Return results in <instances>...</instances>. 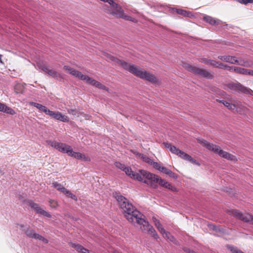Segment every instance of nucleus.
I'll return each mask as SVG.
<instances>
[{"label":"nucleus","mask_w":253,"mask_h":253,"mask_svg":"<svg viewBox=\"0 0 253 253\" xmlns=\"http://www.w3.org/2000/svg\"><path fill=\"white\" fill-rule=\"evenodd\" d=\"M124 171L131 178L144 183L145 180L149 179L152 176L151 173L150 172L145 170H139L138 172H134L129 167L125 168Z\"/></svg>","instance_id":"20e7f679"},{"label":"nucleus","mask_w":253,"mask_h":253,"mask_svg":"<svg viewBox=\"0 0 253 253\" xmlns=\"http://www.w3.org/2000/svg\"><path fill=\"white\" fill-rule=\"evenodd\" d=\"M137 155H138L141 158V159L143 160V161L148 164L149 165H151V163L153 162V160L152 159H151L149 157H148V156L144 154L137 153Z\"/></svg>","instance_id":"393cba45"},{"label":"nucleus","mask_w":253,"mask_h":253,"mask_svg":"<svg viewBox=\"0 0 253 253\" xmlns=\"http://www.w3.org/2000/svg\"><path fill=\"white\" fill-rule=\"evenodd\" d=\"M47 142L51 147H54L62 153H66L68 155L71 150V147L65 143L51 140L47 141Z\"/></svg>","instance_id":"9b49d317"},{"label":"nucleus","mask_w":253,"mask_h":253,"mask_svg":"<svg viewBox=\"0 0 253 253\" xmlns=\"http://www.w3.org/2000/svg\"><path fill=\"white\" fill-rule=\"evenodd\" d=\"M25 233L29 238L42 241L44 243H47L48 240L40 234L36 233L34 230L31 228H28L25 230Z\"/></svg>","instance_id":"f8f14e48"},{"label":"nucleus","mask_w":253,"mask_h":253,"mask_svg":"<svg viewBox=\"0 0 253 253\" xmlns=\"http://www.w3.org/2000/svg\"><path fill=\"white\" fill-rule=\"evenodd\" d=\"M47 115L51 117L55 120L60 121L63 122H67L68 121L67 117L62 115L60 112L57 111H52L50 110L48 111Z\"/></svg>","instance_id":"2eb2a0df"},{"label":"nucleus","mask_w":253,"mask_h":253,"mask_svg":"<svg viewBox=\"0 0 253 253\" xmlns=\"http://www.w3.org/2000/svg\"><path fill=\"white\" fill-rule=\"evenodd\" d=\"M63 194H65L67 197L70 198L74 200L75 201H77L78 200L77 197L75 195L72 193L70 191L67 190V189L65 190Z\"/></svg>","instance_id":"cd10ccee"},{"label":"nucleus","mask_w":253,"mask_h":253,"mask_svg":"<svg viewBox=\"0 0 253 253\" xmlns=\"http://www.w3.org/2000/svg\"><path fill=\"white\" fill-rule=\"evenodd\" d=\"M238 1L244 4H247L249 3H253V0H238Z\"/></svg>","instance_id":"e433bc0d"},{"label":"nucleus","mask_w":253,"mask_h":253,"mask_svg":"<svg viewBox=\"0 0 253 253\" xmlns=\"http://www.w3.org/2000/svg\"><path fill=\"white\" fill-rule=\"evenodd\" d=\"M170 169H167V168L165 167H161L159 171L168 174Z\"/></svg>","instance_id":"f704fd0d"},{"label":"nucleus","mask_w":253,"mask_h":253,"mask_svg":"<svg viewBox=\"0 0 253 253\" xmlns=\"http://www.w3.org/2000/svg\"><path fill=\"white\" fill-rule=\"evenodd\" d=\"M172 11L176 12L177 14L182 15L184 17L192 18L194 17V15L190 11H187L182 9H178L176 8H171Z\"/></svg>","instance_id":"6ab92c4d"},{"label":"nucleus","mask_w":253,"mask_h":253,"mask_svg":"<svg viewBox=\"0 0 253 253\" xmlns=\"http://www.w3.org/2000/svg\"><path fill=\"white\" fill-rule=\"evenodd\" d=\"M152 219L155 223L156 227L159 231L163 235L164 238L170 242H172L175 244H176V243L175 242L174 238L171 236L169 232L166 231L165 229L162 227V225L160 221L155 217H153Z\"/></svg>","instance_id":"9d476101"},{"label":"nucleus","mask_w":253,"mask_h":253,"mask_svg":"<svg viewBox=\"0 0 253 253\" xmlns=\"http://www.w3.org/2000/svg\"><path fill=\"white\" fill-rule=\"evenodd\" d=\"M110 59L112 61L116 62L121 65L124 69L142 79L146 80L153 83L157 82V79L153 74L147 71H143L136 66L130 65L128 63L115 58L113 56H110Z\"/></svg>","instance_id":"f03ea898"},{"label":"nucleus","mask_w":253,"mask_h":253,"mask_svg":"<svg viewBox=\"0 0 253 253\" xmlns=\"http://www.w3.org/2000/svg\"><path fill=\"white\" fill-rule=\"evenodd\" d=\"M168 175H169L170 177H172L174 179L177 178V175L173 172L171 170H169Z\"/></svg>","instance_id":"c9c22d12"},{"label":"nucleus","mask_w":253,"mask_h":253,"mask_svg":"<svg viewBox=\"0 0 253 253\" xmlns=\"http://www.w3.org/2000/svg\"><path fill=\"white\" fill-rule=\"evenodd\" d=\"M225 66V64H224L220 62H218V65L217 66V68H219V69H224Z\"/></svg>","instance_id":"79ce46f5"},{"label":"nucleus","mask_w":253,"mask_h":253,"mask_svg":"<svg viewBox=\"0 0 253 253\" xmlns=\"http://www.w3.org/2000/svg\"><path fill=\"white\" fill-rule=\"evenodd\" d=\"M97 87L100 88V89H104V90L107 89V88L105 86H104V85L101 84L100 83H99L98 84V85Z\"/></svg>","instance_id":"a19ab883"},{"label":"nucleus","mask_w":253,"mask_h":253,"mask_svg":"<svg viewBox=\"0 0 253 253\" xmlns=\"http://www.w3.org/2000/svg\"><path fill=\"white\" fill-rule=\"evenodd\" d=\"M164 145L165 147L169 149L172 153L178 156L182 159L187 160L193 164L199 165V163L196 160L193 159L189 155L180 150L175 146L172 145L170 143L164 142Z\"/></svg>","instance_id":"423d86ee"},{"label":"nucleus","mask_w":253,"mask_h":253,"mask_svg":"<svg viewBox=\"0 0 253 253\" xmlns=\"http://www.w3.org/2000/svg\"><path fill=\"white\" fill-rule=\"evenodd\" d=\"M72 247L76 249V250L81 253H90L88 250L84 248L83 246L78 244H72Z\"/></svg>","instance_id":"5701e85b"},{"label":"nucleus","mask_w":253,"mask_h":253,"mask_svg":"<svg viewBox=\"0 0 253 253\" xmlns=\"http://www.w3.org/2000/svg\"><path fill=\"white\" fill-rule=\"evenodd\" d=\"M210 62H211V63H210V65H211L212 66H213V67H215L217 68V66L218 65V62L216 61L213 60H211V61H210Z\"/></svg>","instance_id":"4c0bfd02"},{"label":"nucleus","mask_w":253,"mask_h":253,"mask_svg":"<svg viewBox=\"0 0 253 253\" xmlns=\"http://www.w3.org/2000/svg\"><path fill=\"white\" fill-rule=\"evenodd\" d=\"M227 87L232 92H242L251 95L253 93V91L251 89L243 86L239 82L228 84Z\"/></svg>","instance_id":"6e6552de"},{"label":"nucleus","mask_w":253,"mask_h":253,"mask_svg":"<svg viewBox=\"0 0 253 253\" xmlns=\"http://www.w3.org/2000/svg\"><path fill=\"white\" fill-rule=\"evenodd\" d=\"M30 104L35 107H36L37 109H38L41 112H44L46 115H47L48 111H49V109H47L46 107L45 106H43L41 104L31 102L30 103Z\"/></svg>","instance_id":"4be33fe9"},{"label":"nucleus","mask_w":253,"mask_h":253,"mask_svg":"<svg viewBox=\"0 0 253 253\" xmlns=\"http://www.w3.org/2000/svg\"><path fill=\"white\" fill-rule=\"evenodd\" d=\"M247 75L253 76V70L248 69Z\"/></svg>","instance_id":"37998d69"},{"label":"nucleus","mask_w":253,"mask_h":253,"mask_svg":"<svg viewBox=\"0 0 253 253\" xmlns=\"http://www.w3.org/2000/svg\"><path fill=\"white\" fill-rule=\"evenodd\" d=\"M230 215L246 222H250L253 224V216L249 213H242L237 210H232L228 211Z\"/></svg>","instance_id":"1a4fd4ad"},{"label":"nucleus","mask_w":253,"mask_h":253,"mask_svg":"<svg viewBox=\"0 0 253 253\" xmlns=\"http://www.w3.org/2000/svg\"><path fill=\"white\" fill-rule=\"evenodd\" d=\"M68 155L78 160H84L86 162L90 161V158L80 152H74L72 147L71 148V150L70 151Z\"/></svg>","instance_id":"dca6fc26"},{"label":"nucleus","mask_w":253,"mask_h":253,"mask_svg":"<svg viewBox=\"0 0 253 253\" xmlns=\"http://www.w3.org/2000/svg\"><path fill=\"white\" fill-rule=\"evenodd\" d=\"M213 229L215 230H217V229H216V228H215V227H214Z\"/></svg>","instance_id":"a18cd8bd"},{"label":"nucleus","mask_w":253,"mask_h":253,"mask_svg":"<svg viewBox=\"0 0 253 253\" xmlns=\"http://www.w3.org/2000/svg\"><path fill=\"white\" fill-rule=\"evenodd\" d=\"M218 58L221 61L233 64L237 63V59L235 56H232L229 55H219L218 56Z\"/></svg>","instance_id":"412c9836"},{"label":"nucleus","mask_w":253,"mask_h":253,"mask_svg":"<svg viewBox=\"0 0 253 253\" xmlns=\"http://www.w3.org/2000/svg\"><path fill=\"white\" fill-rule=\"evenodd\" d=\"M52 186L57 189V190L61 192L62 193H64L65 190L66 189L64 187H63L60 183H58L57 182H54L52 183Z\"/></svg>","instance_id":"bb28decb"},{"label":"nucleus","mask_w":253,"mask_h":253,"mask_svg":"<svg viewBox=\"0 0 253 253\" xmlns=\"http://www.w3.org/2000/svg\"><path fill=\"white\" fill-rule=\"evenodd\" d=\"M211 59H209L206 58H201L199 60L200 62H201V63H203L206 65H210V61H211Z\"/></svg>","instance_id":"473e14b6"},{"label":"nucleus","mask_w":253,"mask_h":253,"mask_svg":"<svg viewBox=\"0 0 253 253\" xmlns=\"http://www.w3.org/2000/svg\"><path fill=\"white\" fill-rule=\"evenodd\" d=\"M197 140L198 142L201 145H202L203 146L205 147L206 148L213 152H214V150L215 149L217 146L216 145L213 144L212 143H210L202 138H198Z\"/></svg>","instance_id":"aec40b11"},{"label":"nucleus","mask_w":253,"mask_h":253,"mask_svg":"<svg viewBox=\"0 0 253 253\" xmlns=\"http://www.w3.org/2000/svg\"><path fill=\"white\" fill-rule=\"evenodd\" d=\"M217 101L220 103H221L223 104V102H226V101L224 100H217Z\"/></svg>","instance_id":"c03bdc74"},{"label":"nucleus","mask_w":253,"mask_h":253,"mask_svg":"<svg viewBox=\"0 0 253 253\" xmlns=\"http://www.w3.org/2000/svg\"><path fill=\"white\" fill-rule=\"evenodd\" d=\"M52 202H54V201H50V203H52Z\"/></svg>","instance_id":"49530a36"},{"label":"nucleus","mask_w":253,"mask_h":253,"mask_svg":"<svg viewBox=\"0 0 253 253\" xmlns=\"http://www.w3.org/2000/svg\"><path fill=\"white\" fill-rule=\"evenodd\" d=\"M223 104L229 110H234L236 109V105L234 104L230 103L227 101L223 102Z\"/></svg>","instance_id":"c85d7f7f"},{"label":"nucleus","mask_w":253,"mask_h":253,"mask_svg":"<svg viewBox=\"0 0 253 253\" xmlns=\"http://www.w3.org/2000/svg\"><path fill=\"white\" fill-rule=\"evenodd\" d=\"M151 165L153 166V167L156 169L160 170L162 166L157 162H152Z\"/></svg>","instance_id":"72a5a7b5"},{"label":"nucleus","mask_w":253,"mask_h":253,"mask_svg":"<svg viewBox=\"0 0 253 253\" xmlns=\"http://www.w3.org/2000/svg\"><path fill=\"white\" fill-rule=\"evenodd\" d=\"M235 64H238L242 66H245L247 67H251V66L250 64H248L247 62L244 61H239L237 59V63Z\"/></svg>","instance_id":"7c9ffc66"},{"label":"nucleus","mask_w":253,"mask_h":253,"mask_svg":"<svg viewBox=\"0 0 253 253\" xmlns=\"http://www.w3.org/2000/svg\"><path fill=\"white\" fill-rule=\"evenodd\" d=\"M203 20L212 26H218L222 23L220 20L207 15H204Z\"/></svg>","instance_id":"f3484780"},{"label":"nucleus","mask_w":253,"mask_h":253,"mask_svg":"<svg viewBox=\"0 0 253 253\" xmlns=\"http://www.w3.org/2000/svg\"><path fill=\"white\" fill-rule=\"evenodd\" d=\"M234 67L233 66H229L227 65H225L224 69L225 70H227L231 71H234Z\"/></svg>","instance_id":"ea45409f"},{"label":"nucleus","mask_w":253,"mask_h":253,"mask_svg":"<svg viewBox=\"0 0 253 253\" xmlns=\"http://www.w3.org/2000/svg\"><path fill=\"white\" fill-rule=\"evenodd\" d=\"M233 72L240 74L247 75L248 69L238 67H234Z\"/></svg>","instance_id":"a878e982"},{"label":"nucleus","mask_w":253,"mask_h":253,"mask_svg":"<svg viewBox=\"0 0 253 253\" xmlns=\"http://www.w3.org/2000/svg\"><path fill=\"white\" fill-rule=\"evenodd\" d=\"M113 195L118 201L125 216L129 222L134 224L136 223L140 225L141 230L152 235L154 239H157L159 238L154 228L149 224L148 221L142 217L143 215L137 211L126 198L120 193L115 192L113 193Z\"/></svg>","instance_id":"f257e3e1"},{"label":"nucleus","mask_w":253,"mask_h":253,"mask_svg":"<svg viewBox=\"0 0 253 253\" xmlns=\"http://www.w3.org/2000/svg\"><path fill=\"white\" fill-rule=\"evenodd\" d=\"M64 69L71 74L72 75L84 81H85L86 83L89 84L95 87H97L98 84L99 83V82L96 81L89 76L86 75L82 74L81 72L76 70L75 69L71 68L69 66H64Z\"/></svg>","instance_id":"39448f33"},{"label":"nucleus","mask_w":253,"mask_h":253,"mask_svg":"<svg viewBox=\"0 0 253 253\" xmlns=\"http://www.w3.org/2000/svg\"><path fill=\"white\" fill-rule=\"evenodd\" d=\"M183 67L187 71L193 73L195 74L200 75L203 77L209 79H211L213 78V75L207 70L197 68L186 63L183 64Z\"/></svg>","instance_id":"0eeeda50"},{"label":"nucleus","mask_w":253,"mask_h":253,"mask_svg":"<svg viewBox=\"0 0 253 253\" xmlns=\"http://www.w3.org/2000/svg\"><path fill=\"white\" fill-rule=\"evenodd\" d=\"M213 152L218 154L220 157L226 159L227 160L231 161L236 160V157L235 156L230 154L227 152L222 150L221 149V148L218 145H217Z\"/></svg>","instance_id":"ddd939ff"},{"label":"nucleus","mask_w":253,"mask_h":253,"mask_svg":"<svg viewBox=\"0 0 253 253\" xmlns=\"http://www.w3.org/2000/svg\"><path fill=\"white\" fill-rule=\"evenodd\" d=\"M16 228H19L21 230H22V231H25V226L23 224H16Z\"/></svg>","instance_id":"58836bf2"},{"label":"nucleus","mask_w":253,"mask_h":253,"mask_svg":"<svg viewBox=\"0 0 253 253\" xmlns=\"http://www.w3.org/2000/svg\"><path fill=\"white\" fill-rule=\"evenodd\" d=\"M23 89V86L20 84H16L14 87V91L17 94L22 93Z\"/></svg>","instance_id":"c756f323"},{"label":"nucleus","mask_w":253,"mask_h":253,"mask_svg":"<svg viewBox=\"0 0 253 253\" xmlns=\"http://www.w3.org/2000/svg\"><path fill=\"white\" fill-rule=\"evenodd\" d=\"M41 69L45 73H47L49 76L54 78H58L61 77V75L57 72L53 70L49 69L46 65H42Z\"/></svg>","instance_id":"a211bd4d"},{"label":"nucleus","mask_w":253,"mask_h":253,"mask_svg":"<svg viewBox=\"0 0 253 253\" xmlns=\"http://www.w3.org/2000/svg\"><path fill=\"white\" fill-rule=\"evenodd\" d=\"M5 112L7 114L14 115L15 114V111L10 107H8L4 104L1 103V112Z\"/></svg>","instance_id":"b1692460"},{"label":"nucleus","mask_w":253,"mask_h":253,"mask_svg":"<svg viewBox=\"0 0 253 253\" xmlns=\"http://www.w3.org/2000/svg\"><path fill=\"white\" fill-rule=\"evenodd\" d=\"M29 206L31 207V208L36 211L37 213L46 217H51V214L48 212L46 211H45L41 208L39 204L35 203L33 202H30L29 203Z\"/></svg>","instance_id":"4468645a"},{"label":"nucleus","mask_w":253,"mask_h":253,"mask_svg":"<svg viewBox=\"0 0 253 253\" xmlns=\"http://www.w3.org/2000/svg\"><path fill=\"white\" fill-rule=\"evenodd\" d=\"M115 166L116 167H117L119 169L122 170L123 171H124L125 169V168H126V166L125 165H124L120 162H116Z\"/></svg>","instance_id":"2f4dec72"},{"label":"nucleus","mask_w":253,"mask_h":253,"mask_svg":"<svg viewBox=\"0 0 253 253\" xmlns=\"http://www.w3.org/2000/svg\"><path fill=\"white\" fill-rule=\"evenodd\" d=\"M152 176L149 179L144 181V183L150 185L153 188H157L158 183L160 185L172 191H176V188L165 180L160 178L158 175L151 173Z\"/></svg>","instance_id":"7ed1b4c3"}]
</instances>
